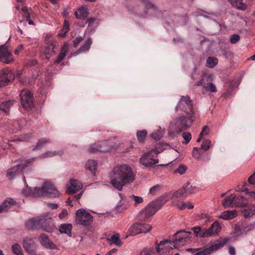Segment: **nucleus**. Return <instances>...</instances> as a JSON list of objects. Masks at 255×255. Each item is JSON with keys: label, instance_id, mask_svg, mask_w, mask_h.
<instances>
[{"label": "nucleus", "instance_id": "nucleus-1", "mask_svg": "<svg viewBox=\"0 0 255 255\" xmlns=\"http://www.w3.org/2000/svg\"><path fill=\"white\" fill-rule=\"evenodd\" d=\"M110 177L111 184L119 191H121L125 185L134 180L132 169L127 164L115 166L110 173Z\"/></svg>", "mask_w": 255, "mask_h": 255}, {"label": "nucleus", "instance_id": "nucleus-2", "mask_svg": "<svg viewBox=\"0 0 255 255\" xmlns=\"http://www.w3.org/2000/svg\"><path fill=\"white\" fill-rule=\"evenodd\" d=\"M191 234V232L180 230L174 234L175 239L172 244L169 240L161 241L159 244H156L155 251L157 253L166 254L173 248H179L190 242Z\"/></svg>", "mask_w": 255, "mask_h": 255}, {"label": "nucleus", "instance_id": "nucleus-3", "mask_svg": "<svg viewBox=\"0 0 255 255\" xmlns=\"http://www.w3.org/2000/svg\"><path fill=\"white\" fill-rule=\"evenodd\" d=\"M22 193L26 196H31L34 197L47 196L50 198H55L59 196V192L54 185L50 182H45L41 188H34L31 189L28 187L22 190Z\"/></svg>", "mask_w": 255, "mask_h": 255}, {"label": "nucleus", "instance_id": "nucleus-4", "mask_svg": "<svg viewBox=\"0 0 255 255\" xmlns=\"http://www.w3.org/2000/svg\"><path fill=\"white\" fill-rule=\"evenodd\" d=\"M25 227L29 230L41 229L47 232H51L54 229L52 219L48 216L32 218L26 223Z\"/></svg>", "mask_w": 255, "mask_h": 255}, {"label": "nucleus", "instance_id": "nucleus-5", "mask_svg": "<svg viewBox=\"0 0 255 255\" xmlns=\"http://www.w3.org/2000/svg\"><path fill=\"white\" fill-rule=\"evenodd\" d=\"M167 200L163 197L149 203L143 210H141L138 215V220L140 221H145L152 216L156 211L166 203Z\"/></svg>", "mask_w": 255, "mask_h": 255}, {"label": "nucleus", "instance_id": "nucleus-6", "mask_svg": "<svg viewBox=\"0 0 255 255\" xmlns=\"http://www.w3.org/2000/svg\"><path fill=\"white\" fill-rule=\"evenodd\" d=\"M195 120V115H187V117L181 116L175 118L170 124L171 128L178 134L189 128Z\"/></svg>", "mask_w": 255, "mask_h": 255}, {"label": "nucleus", "instance_id": "nucleus-7", "mask_svg": "<svg viewBox=\"0 0 255 255\" xmlns=\"http://www.w3.org/2000/svg\"><path fill=\"white\" fill-rule=\"evenodd\" d=\"M36 158H31L27 159H19L15 161L16 165L11 167L7 170L6 176L8 179L11 180L15 178L17 175L21 173L28 164L33 162Z\"/></svg>", "mask_w": 255, "mask_h": 255}, {"label": "nucleus", "instance_id": "nucleus-8", "mask_svg": "<svg viewBox=\"0 0 255 255\" xmlns=\"http://www.w3.org/2000/svg\"><path fill=\"white\" fill-rule=\"evenodd\" d=\"M161 151L157 149L150 150L142 155L139 159L140 162L147 167H152L158 163L159 160L157 156Z\"/></svg>", "mask_w": 255, "mask_h": 255}, {"label": "nucleus", "instance_id": "nucleus-9", "mask_svg": "<svg viewBox=\"0 0 255 255\" xmlns=\"http://www.w3.org/2000/svg\"><path fill=\"white\" fill-rule=\"evenodd\" d=\"M176 111L181 110L187 115H195L193 110V103L188 96H182L175 109Z\"/></svg>", "mask_w": 255, "mask_h": 255}, {"label": "nucleus", "instance_id": "nucleus-10", "mask_svg": "<svg viewBox=\"0 0 255 255\" xmlns=\"http://www.w3.org/2000/svg\"><path fill=\"white\" fill-rule=\"evenodd\" d=\"M75 221L78 224L89 226L93 221V216L88 211L80 209L76 211Z\"/></svg>", "mask_w": 255, "mask_h": 255}, {"label": "nucleus", "instance_id": "nucleus-11", "mask_svg": "<svg viewBox=\"0 0 255 255\" xmlns=\"http://www.w3.org/2000/svg\"><path fill=\"white\" fill-rule=\"evenodd\" d=\"M15 78L13 72L6 68L0 70V87H4L11 83Z\"/></svg>", "mask_w": 255, "mask_h": 255}, {"label": "nucleus", "instance_id": "nucleus-12", "mask_svg": "<svg viewBox=\"0 0 255 255\" xmlns=\"http://www.w3.org/2000/svg\"><path fill=\"white\" fill-rule=\"evenodd\" d=\"M20 97L23 108L26 110L31 109L33 106V94L29 91L22 90Z\"/></svg>", "mask_w": 255, "mask_h": 255}, {"label": "nucleus", "instance_id": "nucleus-13", "mask_svg": "<svg viewBox=\"0 0 255 255\" xmlns=\"http://www.w3.org/2000/svg\"><path fill=\"white\" fill-rule=\"evenodd\" d=\"M13 61L12 53L8 49L6 44L0 46V61L5 64H9Z\"/></svg>", "mask_w": 255, "mask_h": 255}, {"label": "nucleus", "instance_id": "nucleus-14", "mask_svg": "<svg viewBox=\"0 0 255 255\" xmlns=\"http://www.w3.org/2000/svg\"><path fill=\"white\" fill-rule=\"evenodd\" d=\"M201 150L198 147H194L192 152L193 157L199 160L209 161L210 160V155Z\"/></svg>", "mask_w": 255, "mask_h": 255}, {"label": "nucleus", "instance_id": "nucleus-15", "mask_svg": "<svg viewBox=\"0 0 255 255\" xmlns=\"http://www.w3.org/2000/svg\"><path fill=\"white\" fill-rule=\"evenodd\" d=\"M16 204V202L13 199L7 198L0 205V213L7 212L9 209Z\"/></svg>", "mask_w": 255, "mask_h": 255}, {"label": "nucleus", "instance_id": "nucleus-16", "mask_svg": "<svg viewBox=\"0 0 255 255\" xmlns=\"http://www.w3.org/2000/svg\"><path fill=\"white\" fill-rule=\"evenodd\" d=\"M83 187L82 183L76 180L71 179L70 185L67 187V192L70 194H73L81 190Z\"/></svg>", "mask_w": 255, "mask_h": 255}, {"label": "nucleus", "instance_id": "nucleus-17", "mask_svg": "<svg viewBox=\"0 0 255 255\" xmlns=\"http://www.w3.org/2000/svg\"><path fill=\"white\" fill-rule=\"evenodd\" d=\"M39 239L41 244L45 248L52 250L58 249L57 246L50 241L46 235L42 234Z\"/></svg>", "mask_w": 255, "mask_h": 255}, {"label": "nucleus", "instance_id": "nucleus-18", "mask_svg": "<svg viewBox=\"0 0 255 255\" xmlns=\"http://www.w3.org/2000/svg\"><path fill=\"white\" fill-rule=\"evenodd\" d=\"M221 228L218 222L216 221L214 222L211 226L208 229H206V233H207V237H211L217 235L220 232Z\"/></svg>", "mask_w": 255, "mask_h": 255}, {"label": "nucleus", "instance_id": "nucleus-19", "mask_svg": "<svg viewBox=\"0 0 255 255\" xmlns=\"http://www.w3.org/2000/svg\"><path fill=\"white\" fill-rule=\"evenodd\" d=\"M200 80L199 81L195 84V86H200L201 85H207V84L212 81V75L211 74L203 73L200 76Z\"/></svg>", "mask_w": 255, "mask_h": 255}, {"label": "nucleus", "instance_id": "nucleus-20", "mask_svg": "<svg viewBox=\"0 0 255 255\" xmlns=\"http://www.w3.org/2000/svg\"><path fill=\"white\" fill-rule=\"evenodd\" d=\"M92 44V40L91 37H89L84 43L74 53L73 56H76L81 53L89 51Z\"/></svg>", "mask_w": 255, "mask_h": 255}, {"label": "nucleus", "instance_id": "nucleus-21", "mask_svg": "<svg viewBox=\"0 0 255 255\" xmlns=\"http://www.w3.org/2000/svg\"><path fill=\"white\" fill-rule=\"evenodd\" d=\"M23 247L27 252L32 253L35 249V245L32 239L25 238L23 240Z\"/></svg>", "mask_w": 255, "mask_h": 255}, {"label": "nucleus", "instance_id": "nucleus-22", "mask_svg": "<svg viewBox=\"0 0 255 255\" xmlns=\"http://www.w3.org/2000/svg\"><path fill=\"white\" fill-rule=\"evenodd\" d=\"M141 228L140 223H137L133 224L129 229L130 235L134 236L142 233H145V230Z\"/></svg>", "mask_w": 255, "mask_h": 255}, {"label": "nucleus", "instance_id": "nucleus-23", "mask_svg": "<svg viewBox=\"0 0 255 255\" xmlns=\"http://www.w3.org/2000/svg\"><path fill=\"white\" fill-rule=\"evenodd\" d=\"M237 216L236 210L226 211L222 213L219 218L226 220L232 219Z\"/></svg>", "mask_w": 255, "mask_h": 255}, {"label": "nucleus", "instance_id": "nucleus-24", "mask_svg": "<svg viewBox=\"0 0 255 255\" xmlns=\"http://www.w3.org/2000/svg\"><path fill=\"white\" fill-rule=\"evenodd\" d=\"M195 235L199 238H207V234L206 233V229L202 228L201 227H195L191 228Z\"/></svg>", "mask_w": 255, "mask_h": 255}, {"label": "nucleus", "instance_id": "nucleus-25", "mask_svg": "<svg viewBox=\"0 0 255 255\" xmlns=\"http://www.w3.org/2000/svg\"><path fill=\"white\" fill-rule=\"evenodd\" d=\"M59 231L61 234H65L68 236H71L72 225L71 224H62L59 227Z\"/></svg>", "mask_w": 255, "mask_h": 255}, {"label": "nucleus", "instance_id": "nucleus-26", "mask_svg": "<svg viewBox=\"0 0 255 255\" xmlns=\"http://www.w3.org/2000/svg\"><path fill=\"white\" fill-rule=\"evenodd\" d=\"M243 0H229L231 4L237 9L245 10L247 9V5L243 2Z\"/></svg>", "mask_w": 255, "mask_h": 255}, {"label": "nucleus", "instance_id": "nucleus-27", "mask_svg": "<svg viewBox=\"0 0 255 255\" xmlns=\"http://www.w3.org/2000/svg\"><path fill=\"white\" fill-rule=\"evenodd\" d=\"M88 12L87 9L83 7L78 9V10L75 12V16L77 18L82 19L87 17Z\"/></svg>", "mask_w": 255, "mask_h": 255}, {"label": "nucleus", "instance_id": "nucleus-28", "mask_svg": "<svg viewBox=\"0 0 255 255\" xmlns=\"http://www.w3.org/2000/svg\"><path fill=\"white\" fill-rule=\"evenodd\" d=\"M233 194L227 197L222 202V205L225 208L235 207Z\"/></svg>", "mask_w": 255, "mask_h": 255}, {"label": "nucleus", "instance_id": "nucleus-29", "mask_svg": "<svg viewBox=\"0 0 255 255\" xmlns=\"http://www.w3.org/2000/svg\"><path fill=\"white\" fill-rule=\"evenodd\" d=\"M51 141L49 139L46 138H41L39 139L36 144L33 146V150L41 148L47 144L50 143Z\"/></svg>", "mask_w": 255, "mask_h": 255}, {"label": "nucleus", "instance_id": "nucleus-30", "mask_svg": "<svg viewBox=\"0 0 255 255\" xmlns=\"http://www.w3.org/2000/svg\"><path fill=\"white\" fill-rule=\"evenodd\" d=\"M244 216L247 218L255 214V204L252 205L243 211Z\"/></svg>", "mask_w": 255, "mask_h": 255}, {"label": "nucleus", "instance_id": "nucleus-31", "mask_svg": "<svg viewBox=\"0 0 255 255\" xmlns=\"http://www.w3.org/2000/svg\"><path fill=\"white\" fill-rule=\"evenodd\" d=\"M235 207L243 206L246 204V198L242 196H235L233 194Z\"/></svg>", "mask_w": 255, "mask_h": 255}, {"label": "nucleus", "instance_id": "nucleus-32", "mask_svg": "<svg viewBox=\"0 0 255 255\" xmlns=\"http://www.w3.org/2000/svg\"><path fill=\"white\" fill-rule=\"evenodd\" d=\"M99 147L101 152H109L113 149V146L107 141L100 142Z\"/></svg>", "mask_w": 255, "mask_h": 255}, {"label": "nucleus", "instance_id": "nucleus-33", "mask_svg": "<svg viewBox=\"0 0 255 255\" xmlns=\"http://www.w3.org/2000/svg\"><path fill=\"white\" fill-rule=\"evenodd\" d=\"M12 104L13 102L12 101L3 102L0 104V109L8 114L9 111V109L12 106Z\"/></svg>", "mask_w": 255, "mask_h": 255}, {"label": "nucleus", "instance_id": "nucleus-34", "mask_svg": "<svg viewBox=\"0 0 255 255\" xmlns=\"http://www.w3.org/2000/svg\"><path fill=\"white\" fill-rule=\"evenodd\" d=\"M59 154V152L57 151H47L44 153H43L38 156V158L43 159L47 158L53 157Z\"/></svg>", "mask_w": 255, "mask_h": 255}, {"label": "nucleus", "instance_id": "nucleus-35", "mask_svg": "<svg viewBox=\"0 0 255 255\" xmlns=\"http://www.w3.org/2000/svg\"><path fill=\"white\" fill-rule=\"evenodd\" d=\"M108 240L116 246H121L122 245V242L120 239V235L119 234L117 233L113 235L112 237L110 238H108Z\"/></svg>", "mask_w": 255, "mask_h": 255}, {"label": "nucleus", "instance_id": "nucleus-36", "mask_svg": "<svg viewBox=\"0 0 255 255\" xmlns=\"http://www.w3.org/2000/svg\"><path fill=\"white\" fill-rule=\"evenodd\" d=\"M187 195L186 194V191L182 187V188L179 189L178 190L175 191L173 194L172 198L173 199H178L181 197H187Z\"/></svg>", "mask_w": 255, "mask_h": 255}, {"label": "nucleus", "instance_id": "nucleus-37", "mask_svg": "<svg viewBox=\"0 0 255 255\" xmlns=\"http://www.w3.org/2000/svg\"><path fill=\"white\" fill-rule=\"evenodd\" d=\"M147 134V132L146 130H137L136 132V136L138 140L140 142H143Z\"/></svg>", "mask_w": 255, "mask_h": 255}, {"label": "nucleus", "instance_id": "nucleus-38", "mask_svg": "<svg viewBox=\"0 0 255 255\" xmlns=\"http://www.w3.org/2000/svg\"><path fill=\"white\" fill-rule=\"evenodd\" d=\"M218 62V60L217 58L214 57H209L206 60L207 66L210 68L214 67Z\"/></svg>", "mask_w": 255, "mask_h": 255}, {"label": "nucleus", "instance_id": "nucleus-39", "mask_svg": "<svg viewBox=\"0 0 255 255\" xmlns=\"http://www.w3.org/2000/svg\"><path fill=\"white\" fill-rule=\"evenodd\" d=\"M97 163L95 160H89L86 163V168L91 172L95 171L96 168Z\"/></svg>", "mask_w": 255, "mask_h": 255}, {"label": "nucleus", "instance_id": "nucleus-40", "mask_svg": "<svg viewBox=\"0 0 255 255\" xmlns=\"http://www.w3.org/2000/svg\"><path fill=\"white\" fill-rule=\"evenodd\" d=\"M176 205L180 210H184L186 208L191 209L194 208V205L190 202H182L177 204Z\"/></svg>", "mask_w": 255, "mask_h": 255}, {"label": "nucleus", "instance_id": "nucleus-41", "mask_svg": "<svg viewBox=\"0 0 255 255\" xmlns=\"http://www.w3.org/2000/svg\"><path fill=\"white\" fill-rule=\"evenodd\" d=\"M12 253L16 255H23L20 246L18 244L13 245L11 247Z\"/></svg>", "mask_w": 255, "mask_h": 255}, {"label": "nucleus", "instance_id": "nucleus-42", "mask_svg": "<svg viewBox=\"0 0 255 255\" xmlns=\"http://www.w3.org/2000/svg\"><path fill=\"white\" fill-rule=\"evenodd\" d=\"M211 141L209 139H206L203 141L201 147L199 148L204 151H207L210 147Z\"/></svg>", "mask_w": 255, "mask_h": 255}, {"label": "nucleus", "instance_id": "nucleus-43", "mask_svg": "<svg viewBox=\"0 0 255 255\" xmlns=\"http://www.w3.org/2000/svg\"><path fill=\"white\" fill-rule=\"evenodd\" d=\"M69 30V24L68 21L64 20V25L61 32L59 34L60 36H64Z\"/></svg>", "mask_w": 255, "mask_h": 255}, {"label": "nucleus", "instance_id": "nucleus-44", "mask_svg": "<svg viewBox=\"0 0 255 255\" xmlns=\"http://www.w3.org/2000/svg\"><path fill=\"white\" fill-rule=\"evenodd\" d=\"M142 2L144 4L145 8L147 9H152L153 10H157V7L152 3L148 0H142Z\"/></svg>", "mask_w": 255, "mask_h": 255}, {"label": "nucleus", "instance_id": "nucleus-45", "mask_svg": "<svg viewBox=\"0 0 255 255\" xmlns=\"http://www.w3.org/2000/svg\"><path fill=\"white\" fill-rule=\"evenodd\" d=\"M186 191V194L187 196L189 194H192L194 192L195 187H193L190 185V183L187 182L186 184L183 186Z\"/></svg>", "mask_w": 255, "mask_h": 255}, {"label": "nucleus", "instance_id": "nucleus-46", "mask_svg": "<svg viewBox=\"0 0 255 255\" xmlns=\"http://www.w3.org/2000/svg\"><path fill=\"white\" fill-rule=\"evenodd\" d=\"M54 45L52 43H49L47 45V46L45 47L44 50V53L46 55H49L51 52H53L55 53V51H54Z\"/></svg>", "mask_w": 255, "mask_h": 255}, {"label": "nucleus", "instance_id": "nucleus-47", "mask_svg": "<svg viewBox=\"0 0 255 255\" xmlns=\"http://www.w3.org/2000/svg\"><path fill=\"white\" fill-rule=\"evenodd\" d=\"M68 49V45L67 44H65L63 47H62L61 52L58 56V57L60 59H64V57L66 56V53Z\"/></svg>", "mask_w": 255, "mask_h": 255}, {"label": "nucleus", "instance_id": "nucleus-48", "mask_svg": "<svg viewBox=\"0 0 255 255\" xmlns=\"http://www.w3.org/2000/svg\"><path fill=\"white\" fill-rule=\"evenodd\" d=\"M182 137L184 140V141L182 142L183 143L187 144L190 142L192 138V135L189 132H184L182 133Z\"/></svg>", "mask_w": 255, "mask_h": 255}, {"label": "nucleus", "instance_id": "nucleus-49", "mask_svg": "<svg viewBox=\"0 0 255 255\" xmlns=\"http://www.w3.org/2000/svg\"><path fill=\"white\" fill-rule=\"evenodd\" d=\"M203 88L207 90L208 91L211 92H216L217 91V89L215 85L213 84L212 82L207 84V85H203Z\"/></svg>", "mask_w": 255, "mask_h": 255}, {"label": "nucleus", "instance_id": "nucleus-50", "mask_svg": "<svg viewBox=\"0 0 255 255\" xmlns=\"http://www.w3.org/2000/svg\"><path fill=\"white\" fill-rule=\"evenodd\" d=\"M99 143H95L91 145L90 147L89 148V152L90 153H96L98 151H100V147H99Z\"/></svg>", "mask_w": 255, "mask_h": 255}, {"label": "nucleus", "instance_id": "nucleus-51", "mask_svg": "<svg viewBox=\"0 0 255 255\" xmlns=\"http://www.w3.org/2000/svg\"><path fill=\"white\" fill-rule=\"evenodd\" d=\"M162 187L159 185H156L152 187H151L149 190V193L152 195H156L159 191H160Z\"/></svg>", "mask_w": 255, "mask_h": 255}, {"label": "nucleus", "instance_id": "nucleus-52", "mask_svg": "<svg viewBox=\"0 0 255 255\" xmlns=\"http://www.w3.org/2000/svg\"><path fill=\"white\" fill-rule=\"evenodd\" d=\"M155 252L154 248L145 249L142 251L140 255H155Z\"/></svg>", "mask_w": 255, "mask_h": 255}, {"label": "nucleus", "instance_id": "nucleus-53", "mask_svg": "<svg viewBox=\"0 0 255 255\" xmlns=\"http://www.w3.org/2000/svg\"><path fill=\"white\" fill-rule=\"evenodd\" d=\"M187 167L184 165H180L177 169L175 170L174 173H179L182 175L184 174L187 170Z\"/></svg>", "mask_w": 255, "mask_h": 255}, {"label": "nucleus", "instance_id": "nucleus-54", "mask_svg": "<svg viewBox=\"0 0 255 255\" xmlns=\"http://www.w3.org/2000/svg\"><path fill=\"white\" fill-rule=\"evenodd\" d=\"M130 198L135 202L134 205L140 204L143 201V198L142 197L135 195L131 196Z\"/></svg>", "mask_w": 255, "mask_h": 255}, {"label": "nucleus", "instance_id": "nucleus-55", "mask_svg": "<svg viewBox=\"0 0 255 255\" xmlns=\"http://www.w3.org/2000/svg\"><path fill=\"white\" fill-rule=\"evenodd\" d=\"M226 242H219V243H218L217 244H215V245H213L212 247H211V250L212 251H216V250H218L221 248H222V247H224V246L225 245Z\"/></svg>", "mask_w": 255, "mask_h": 255}, {"label": "nucleus", "instance_id": "nucleus-56", "mask_svg": "<svg viewBox=\"0 0 255 255\" xmlns=\"http://www.w3.org/2000/svg\"><path fill=\"white\" fill-rule=\"evenodd\" d=\"M32 135L31 133L26 135H21L17 139V140L20 141H27L32 137Z\"/></svg>", "mask_w": 255, "mask_h": 255}, {"label": "nucleus", "instance_id": "nucleus-57", "mask_svg": "<svg viewBox=\"0 0 255 255\" xmlns=\"http://www.w3.org/2000/svg\"><path fill=\"white\" fill-rule=\"evenodd\" d=\"M240 39V37L238 34H234L231 36L230 42L232 44H235Z\"/></svg>", "mask_w": 255, "mask_h": 255}, {"label": "nucleus", "instance_id": "nucleus-58", "mask_svg": "<svg viewBox=\"0 0 255 255\" xmlns=\"http://www.w3.org/2000/svg\"><path fill=\"white\" fill-rule=\"evenodd\" d=\"M83 37H82V36H78L76 37L75 39L74 40V47H77L79 44V43L83 41Z\"/></svg>", "mask_w": 255, "mask_h": 255}, {"label": "nucleus", "instance_id": "nucleus-59", "mask_svg": "<svg viewBox=\"0 0 255 255\" xmlns=\"http://www.w3.org/2000/svg\"><path fill=\"white\" fill-rule=\"evenodd\" d=\"M68 214V213L67 210L65 209H62L61 212L59 214L58 217L60 219H63L67 217Z\"/></svg>", "mask_w": 255, "mask_h": 255}, {"label": "nucleus", "instance_id": "nucleus-60", "mask_svg": "<svg viewBox=\"0 0 255 255\" xmlns=\"http://www.w3.org/2000/svg\"><path fill=\"white\" fill-rule=\"evenodd\" d=\"M140 225L142 226L141 228L143 229L144 230H147L145 231V233L149 232L152 229V226L149 224L140 223Z\"/></svg>", "mask_w": 255, "mask_h": 255}, {"label": "nucleus", "instance_id": "nucleus-61", "mask_svg": "<svg viewBox=\"0 0 255 255\" xmlns=\"http://www.w3.org/2000/svg\"><path fill=\"white\" fill-rule=\"evenodd\" d=\"M151 136L155 140H159L161 138L162 135L159 132H153L151 134Z\"/></svg>", "mask_w": 255, "mask_h": 255}, {"label": "nucleus", "instance_id": "nucleus-62", "mask_svg": "<svg viewBox=\"0 0 255 255\" xmlns=\"http://www.w3.org/2000/svg\"><path fill=\"white\" fill-rule=\"evenodd\" d=\"M208 254H209V252L208 249L203 251H199L198 249V251L194 255H207Z\"/></svg>", "mask_w": 255, "mask_h": 255}, {"label": "nucleus", "instance_id": "nucleus-63", "mask_svg": "<svg viewBox=\"0 0 255 255\" xmlns=\"http://www.w3.org/2000/svg\"><path fill=\"white\" fill-rule=\"evenodd\" d=\"M209 131V129L208 127L207 126H205L203 127L202 131L200 132V134H201L203 136L207 135L208 134Z\"/></svg>", "mask_w": 255, "mask_h": 255}, {"label": "nucleus", "instance_id": "nucleus-64", "mask_svg": "<svg viewBox=\"0 0 255 255\" xmlns=\"http://www.w3.org/2000/svg\"><path fill=\"white\" fill-rule=\"evenodd\" d=\"M248 181L252 184H255V172L249 178Z\"/></svg>", "mask_w": 255, "mask_h": 255}]
</instances>
